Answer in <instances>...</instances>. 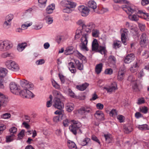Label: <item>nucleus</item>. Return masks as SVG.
Returning <instances> with one entry per match:
<instances>
[{
  "instance_id": "nucleus-43",
  "label": "nucleus",
  "mask_w": 149,
  "mask_h": 149,
  "mask_svg": "<svg viewBox=\"0 0 149 149\" xmlns=\"http://www.w3.org/2000/svg\"><path fill=\"white\" fill-rule=\"evenodd\" d=\"M121 46V42L120 41H114L113 43V47L115 49L119 48Z\"/></svg>"
},
{
  "instance_id": "nucleus-25",
  "label": "nucleus",
  "mask_w": 149,
  "mask_h": 149,
  "mask_svg": "<svg viewBox=\"0 0 149 149\" xmlns=\"http://www.w3.org/2000/svg\"><path fill=\"white\" fill-rule=\"evenodd\" d=\"M8 71L6 68H0V77L4 78L5 77L8 73Z\"/></svg>"
},
{
  "instance_id": "nucleus-14",
  "label": "nucleus",
  "mask_w": 149,
  "mask_h": 149,
  "mask_svg": "<svg viewBox=\"0 0 149 149\" xmlns=\"http://www.w3.org/2000/svg\"><path fill=\"white\" fill-rule=\"evenodd\" d=\"M125 71L124 68H120L118 71L117 78L118 81H121L124 78Z\"/></svg>"
},
{
  "instance_id": "nucleus-34",
  "label": "nucleus",
  "mask_w": 149,
  "mask_h": 149,
  "mask_svg": "<svg viewBox=\"0 0 149 149\" xmlns=\"http://www.w3.org/2000/svg\"><path fill=\"white\" fill-rule=\"evenodd\" d=\"M90 139L88 138H85L83 140L81 141L80 142L81 145L82 146L86 145L90 141Z\"/></svg>"
},
{
  "instance_id": "nucleus-12",
  "label": "nucleus",
  "mask_w": 149,
  "mask_h": 149,
  "mask_svg": "<svg viewBox=\"0 0 149 149\" xmlns=\"http://www.w3.org/2000/svg\"><path fill=\"white\" fill-rule=\"evenodd\" d=\"M148 41V38L146 34L142 33L140 38V44L141 47H144Z\"/></svg>"
},
{
  "instance_id": "nucleus-7",
  "label": "nucleus",
  "mask_w": 149,
  "mask_h": 149,
  "mask_svg": "<svg viewBox=\"0 0 149 149\" xmlns=\"http://www.w3.org/2000/svg\"><path fill=\"white\" fill-rule=\"evenodd\" d=\"M20 94L23 97L27 98H32L33 97L34 95L29 90L23 88L20 92Z\"/></svg>"
},
{
  "instance_id": "nucleus-31",
  "label": "nucleus",
  "mask_w": 149,
  "mask_h": 149,
  "mask_svg": "<svg viewBox=\"0 0 149 149\" xmlns=\"http://www.w3.org/2000/svg\"><path fill=\"white\" fill-rule=\"evenodd\" d=\"M97 50L98 52L103 55L105 54L107 52L105 45L103 46H100Z\"/></svg>"
},
{
  "instance_id": "nucleus-57",
  "label": "nucleus",
  "mask_w": 149,
  "mask_h": 149,
  "mask_svg": "<svg viewBox=\"0 0 149 149\" xmlns=\"http://www.w3.org/2000/svg\"><path fill=\"white\" fill-rule=\"evenodd\" d=\"M140 111L144 113H146L148 111V108L146 107H143L140 108Z\"/></svg>"
},
{
  "instance_id": "nucleus-56",
  "label": "nucleus",
  "mask_w": 149,
  "mask_h": 149,
  "mask_svg": "<svg viewBox=\"0 0 149 149\" xmlns=\"http://www.w3.org/2000/svg\"><path fill=\"white\" fill-rule=\"evenodd\" d=\"M104 73L106 74L111 75L113 73V70L111 68H107L105 70Z\"/></svg>"
},
{
  "instance_id": "nucleus-27",
  "label": "nucleus",
  "mask_w": 149,
  "mask_h": 149,
  "mask_svg": "<svg viewBox=\"0 0 149 149\" xmlns=\"http://www.w3.org/2000/svg\"><path fill=\"white\" fill-rule=\"evenodd\" d=\"M92 46L93 51H95L98 49L99 46L96 39L93 40L92 43Z\"/></svg>"
},
{
  "instance_id": "nucleus-17",
  "label": "nucleus",
  "mask_w": 149,
  "mask_h": 149,
  "mask_svg": "<svg viewBox=\"0 0 149 149\" xmlns=\"http://www.w3.org/2000/svg\"><path fill=\"white\" fill-rule=\"evenodd\" d=\"M134 55L133 53L128 54L124 59L125 63H130L134 60Z\"/></svg>"
},
{
  "instance_id": "nucleus-15",
  "label": "nucleus",
  "mask_w": 149,
  "mask_h": 149,
  "mask_svg": "<svg viewBox=\"0 0 149 149\" xmlns=\"http://www.w3.org/2000/svg\"><path fill=\"white\" fill-rule=\"evenodd\" d=\"M10 87L11 92L13 93L16 94L17 92L19 91V89L15 82H11L10 84Z\"/></svg>"
},
{
  "instance_id": "nucleus-28",
  "label": "nucleus",
  "mask_w": 149,
  "mask_h": 149,
  "mask_svg": "<svg viewBox=\"0 0 149 149\" xmlns=\"http://www.w3.org/2000/svg\"><path fill=\"white\" fill-rule=\"evenodd\" d=\"M87 5L89 7L93 10L95 9L97 7L96 2L93 0H91L88 1Z\"/></svg>"
},
{
  "instance_id": "nucleus-24",
  "label": "nucleus",
  "mask_w": 149,
  "mask_h": 149,
  "mask_svg": "<svg viewBox=\"0 0 149 149\" xmlns=\"http://www.w3.org/2000/svg\"><path fill=\"white\" fill-rule=\"evenodd\" d=\"M103 65L102 63H101L99 64H97L95 67V71L96 73L98 74H100L102 70Z\"/></svg>"
},
{
  "instance_id": "nucleus-1",
  "label": "nucleus",
  "mask_w": 149,
  "mask_h": 149,
  "mask_svg": "<svg viewBox=\"0 0 149 149\" xmlns=\"http://www.w3.org/2000/svg\"><path fill=\"white\" fill-rule=\"evenodd\" d=\"M95 26V24L93 22L88 23L86 25H82L83 30L78 29L76 32L75 39L79 38L82 36L81 38V43L79 45L80 49L83 51H88V49L87 47L89 34L93 30Z\"/></svg>"
},
{
  "instance_id": "nucleus-50",
  "label": "nucleus",
  "mask_w": 149,
  "mask_h": 149,
  "mask_svg": "<svg viewBox=\"0 0 149 149\" xmlns=\"http://www.w3.org/2000/svg\"><path fill=\"white\" fill-rule=\"evenodd\" d=\"M32 24V22L29 23V24H23L22 25L21 28L22 29V30H25L27 29L28 27L31 26Z\"/></svg>"
},
{
  "instance_id": "nucleus-45",
  "label": "nucleus",
  "mask_w": 149,
  "mask_h": 149,
  "mask_svg": "<svg viewBox=\"0 0 149 149\" xmlns=\"http://www.w3.org/2000/svg\"><path fill=\"white\" fill-rule=\"evenodd\" d=\"M124 130L125 133H129L133 130V129L130 126L126 127L124 126Z\"/></svg>"
},
{
  "instance_id": "nucleus-33",
  "label": "nucleus",
  "mask_w": 149,
  "mask_h": 149,
  "mask_svg": "<svg viewBox=\"0 0 149 149\" xmlns=\"http://www.w3.org/2000/svg\"><path fill=\"white\" fill-rule=\"evenodd\" d=\"M7 98H6L4 95L0 97V104H1V106H5L7 102Z\"/></svg>"
},
{
  "instance_id": "nucleus-59",
  "label": "nucleus",
  "mask_w": 149,
  "mask_h": 149,
  "mask_svg": "<svg viewBox=\"0 0 149 149\" xmlns=\"http://www.w3.org/2000/svg\"><path fill=\"white\" fill-rule=\"evenodd\" d=\"M15 136H12V135L7 136L6 137V141L7 142H10L12 141L13 140L14 137Z\"/></svg>"
},
{
  "instance_id": "nucleus-4",
  "label": "nucleus",
  "mask_w": 149,
  "mask_h": 149,
  "mask_svg": "<svg viewBox=\"0 0 149 149\" xmlns=\"http://www.w3.org/2000/svg\"><path fill=\"white\" fill-rule=\"evenodd\" d=\"M72 123L69 127L70 131L75 135L77 133L81 134L82 133L81 127L82 126L81 123L78 121L74 120H71Z\"/></svg>"
},
{
  "instance_id": "nucleus-6",
  "label": "nucleus",
  "mask_w": 149,
  "mask_h": 149,
  "mask_svg": "<svg viewBox=\"0 0 149 149\" xmlns=\"http://www.w3.org/2000/svg\"><path fill=\"white\" fill-rule=\"evenodd\" d=\"M5 65L9 69L13 71H19V67L18 64L15 61L11 60H8L5 62Z\"/></svg>"
},
{
  "instance_id": "nucleus-61",
  "label": "nucleus",
  "mask_w": 149,
  "mask_h": 149,
  "mask_svg": "<svg viewBox=\"0 0 149 149\" xmlns=\"http://www.w3.org/2000/svg\"><path fill=\"white\" fill-rule=\"evenodd\" d=\"M131 33L134 36L137 35L138 34V31L137 30L135 29H132L131 31Z\"/></svg>"
},
{
  "instance_id": "nucleus-23",
  "label": "nucleus",
  "mask_w": 149,
  "mask_h": 149,
  "mask_svg": "<svg viewBox=\"0 0 149 149\" xmlns=\"http://www.w3.org/2000/svg\"><path fill=\"white\" fill-rule=\"evenodd\" d=\"M52 93L54 96L55 97L54 98H58L60 99L63 98L64 97L60 92L56 90H54L53 91Z\"/></svg>"
},
{
  "instance_id": "nucleus-26",
  "label": "nucleus",
  "mask_w": 149,
  "mask_h": 149,
  "mask_svg": "<svg viewBox=\"0 0 149 149\" xmlns=\"http://www.w3.org/2000/svg\"><path fill=\"white\" fill-rule=\"evenodd\" d=\"M66 109L68 112L72 111L74 109V105L71 103H68L66 104Z\"/></svg>"
},
{
  "instance_id": "nucleus-16",
  "label": "nucleus",
  "mask_w": 149,
  "mask_h": 149,
  "mask_svg": "<svg viewBox=\"0 0 149 149\" xmlns=\"http://www.w3.org/2000/svg\"><path fill=\"white\" fill-rule=\"evenodd\" d=\"M139 60H137L136 62L130 68V70L132 72H135L138 70V68L139 67L140 64L141 63Z\"/></svg>"
},
{
  "instance_id": "nucleus-60",
  "label": "nucleus",
  "mask_w": 149,
  "mask_h": 149,
  "mask_svg": "<svg viewBox=\"0 0 149 149\" xmlns=\"http://www.w3.org/2000/svg\"><path fill=\"white\" fill-rule=\"evenodd\" d=\"M117 118L120 123L123 122L125 120L124 117L122 115H118Z\"/></svg>"
},
{
  "instance_id": "nucleus-38",
  "label": "nucleus",
  "mask_w": 149,
  "mask_h": 149,
  "mask_svg": "<svg viewBox=\"0 0 149 149\" xmlns=\"http://www.w3.org/2000/svg\"><path fill=\"white\" fill-rule=\"evenodd\" d=\"M138 128L141 130H149V126L146 124L139 125Z\"/></svg>"
},
{
  "instance_id": "nucleus-41",
  "label": "nucleus",
  "mask_w": 149,
  "mask_h": 149,
  "mask_svg": "<svg viewBox=\"0 0 149 149\" xmlns=\"http://www.w3.org/2000/svg\"><path fill=\"white\" fill-rule=\"evenodd\" d=\"M73 48L72 47H69L67 48L65 51L64 53L66 55L71 54L72 52Z\"/></svg>"
},
{
  "instance_id": "nucleus-48",
  "label": "nucleus",
  "mask_w": 149,
  "mask_h": 149,
  "mask_svg": "<svg viewBox=\"0 0 149 149\" xmlns=\"http://www.w3.org/2000/svg\"><path fill=\"white\" fill-rule=\"evenodd\" d=\"M137 13L138 14L143 15V16L145 17V19H146L148 20H149V14L148 13H144L141 10H139Z\"/></svg>"
},
{
  "instance_id": "nucleus-32",
  "label": "nucleus",
  "mask_w": 149,
  "mask_h": 149,
  "mask_svg": "<svg viewBox=\"0 0 149 149\" xmlns=\"http://www.w3.org/2000/svg\"><path fill=\"white\" fill-rule=\"evenodd\" d=\"M27 45V44L26 42L18 44L17 46L18 50L19 52H22L24 49Z\"/></svg>"
},
{
  "instance_id": "nucleus-10",
  "label": "nucleus",
  "mask_w": 149,
  "mask_h": 149,
  "mask_svg": "<svg viewBox=\"0 0 149 149\" xmlns=\"http://www.w3.org/2000/svg\"><path fill=\"white\" fill-rule=\"evenodd\" d=\"M54 106L55 108L59 109H61L64 108V104L61 102L60 99L58 98L54 99Z\"/></svg>"
},
{
  "instance_id": "nucleus-3",
  "label": "nucleus",
  "mask_w": 149,
  "mask_h": 149,
  "mask_svg": "<svg viewBox=\"0 0 149 149\" xmlns=\"http://www.w3.org/2000/svg\"><path fill=\"white\" fill-rule=\"evenodd\" d=\"M122 8L127 13L129 14V18L132 21H137L139 19V17H141L137 15H131L130 14L136 11L135 8H133V6H127L126 5H123L122 7Z\"/></svg>"
},
{
  "instance_id": "nucleus-5",
  "label": "nucleus",
  "mask_w": 149,
  "mask_h": 149,
  "mask_svg": "<svg viewBox=\"0 0 149 149\" xmlns=\"http://www.w3.org/2000/svg\"><path fill=\"white\" fill-rule=\"evenodd\" d=\"M13 45V43L9 40L0 41V51H6L11 49Z\"/></svg>"
},
{
  "instance_id": "nucleus-18",
  "label": "nucleus",
  "mask_w": 149,
  "mask_h": 149,
  "mask_svg": "<svg viewBox=\"0 0 149 149\" xmlns=\"http://www.w3.org/2000/svg\"><path fill=\"white\" fill-rule=\"evenodd\" d=\"M95 118L99 120H104V115L103 113L101 111H97L95 114Z\"/></svg>"
},
{
  "instance_id": "nucleus-40",
  "label": "nucleus",
  "mask_w": 149,
  "mask_h": 149,
  "mask_svg": "<svg viewBox=\"0 0 149 149\" xmlns=\"http://www.w3.org/2000/svg\"><path fill=\"white\" fill-rule=\"evenodd\" d=\"M76 55L78 58L80 59L82 61H84L85 62L86 61V58L83 55L79 52L78 51L77 52Z\"/></svg>"
},
{
  "instance_id": "nucleus-47",
  "label": "nucleus",
  "mask_w": 149,
  "mask_h": 149,
  "mask_svg": "<svg viewBox=\"0 0 149 149\" xmlns=\"http://www.w3.org/2000/svg\"><path fill=\"white\" fill-rule=\"evenodd\" d=\"M13 18V14H10L6 15L5 18L4 20L7 21L11 22L12 19Z\"/></svg>"
},
{
  "instance_id": "nucleus-37",
  "label": "nucleus",
  "mask_w": 149,
  "mask_h": 149,
  "mask_svg": "<svg viewBox=\"0 0 149 149\" xmlns=\"http://www.w3.org/2000/svg\"><path fill=\"white\" fill-rule=\"evenodd\" d=\"M1 57L3 58H6L8 57H10V58H13V55L11 53L5 52L1 54Z\"/></svg>"
},
{
  "instance_id": "nucleus-63",
  "label": "nucleus",
  "mask_w": 149,
  "mask_h": 149,
  "mask_svg": "<svg viewBox=\"0 0 149 149\" xmlns=\"http://www.w3.org/2000/svg\"><path fill=\"white\" fill-rule=\"evenodd\" d=\"M59 77L62 84H64L65 82V79L64 76L60 74H58Z\"/></svg>"
},
{
  "instance_id": "nucleus-55",
  "label": "nucleus",
  "mask_w": 149,
  "mask_h": 149,
  "mask_svg": "<svg viewBox=\"0 0 149 149\" xmlns=\"http://www.w3.org/2000/svg\"><path fill=\"white\" fill-rule=\"evenodd\" d=\"M52 84L53 86L56 89H58L60 88V86L56 82V81L53 80L52 81Z\"/></svg>"
},
{
  "instance_id": "nucleus-22",
  "label": "nucleus",
  "mask_w": 149,
  "mask_h": 149,
  "mask_svg": "<svg viewBox=\"0 0 149 149\" xmlns=\"http://www.w3.org/2000/svg\"><path fill=\"white\" fill-rule=\"evenodd\" d=\"M88 85L89 84L86 83H85L81 85H77L76 86V88L80 91H83L86 89Z\"/></svg>"
},
{
  "instance_id": "nucleus-52",
  "label": "nucleus",
  "mask_w": 149,
  "mask_h": 149,
  "mask_svg": "<svg viewBox=\"0 0 149 149\" xmlns=\"http://www.w3.org/2000/svg\"><path fill=\"white\" fill-rule=\"evenodd\" d=\"M109 115L111 116H115L117 115L116 110L115 109H113L110 112Z\"/></svg>"
},
{
  "instance_id": "nucleus-44",
  "label": "nucleus",
  "mask_w": 149,
  "mask_h": 149,
  "mask_svg": "<svg viewBox=\"0 0 149 149\" xmlns=\"http://www.w3.org/2000/svg\"><path fill=\"white\" fill-rule=\"evenodd\" d=\"M28 83V81L25 79L22 80L20 81V85L23 88H25Z\"/></svg>"
},
{
  "instance_id": "nucleus-42",
  "label": "nucleus",
  "mask_w": 149,
  "mask_h": 149,
  "mask_svg": "<svg viewBox=\"0 0 149 149\" xmlns=\"http://www.w3.org/2000/svg\"><path fill=\"white\" fill-rule=\"evenodd\" d=\"M17 131V128L15 127H12L9 130L10 134L12 136H15V134H16Z\"/></svg>"
},
{
  "instance_id": "nucleus-54",
  "label": "nucleus",
  "mask_w": 149,
  "mask_h": 149,
  "mask_svg": "<svg viewBox=\"0 0 149 149\" xmlns=\"http://www.w3.org/2000/svg\"><path fill=\"white\" fill-rule=\"evenodd\" d=\"M142 55L144 56V58H147L149 56L148 52L147 50H144L142 51Z\"/></svg>"
},
{
  "instance_id": "nucleus-2",
  "label": "nucleus",
  "mask_w": 149,
  "mask_h": 149,
  "mask_svg": "<svg viewBox=\"0 0 149 149\" xmlns=\"http://www.w3.org/2000/svg\"><path fill=\"white\" fill-rule=\"evenodd\" d=\"M60 4L63 8L62 12L64 13H69L71 12V8H75L76 5L75 3L72 0H63L60 2Z\"/></svg>"
},
{
  "instance_id": "nucleus-19",
  "label": "nucleus",
  "mask_w": 149,
  "mask_h": 149,
  "mask_svg": "<svg viewBox=\"0 0 149 149\" xmlns=\"http://www.w3.org/2000/svg\"><path fill=\"white\" fill-rule=\"evenodd\" d=\"M133 78V77L130 76L129 77L128 80L129 81L132 82V87L135 91H138L139 90L138 88V86L137 85V82L136 81H134L133 79H132Z\"/></svg>"
},
{
  "instance_id": "nucleus-46",
  "label": "nucleus",
  "mask_w": 149,
  "mask_h": 149,
  "mask_svg": "<svg viewBox=\"0 0 149 149\" xmlns=\"http://www.w3.org/2000/svg\"><path fill=\"white\" fill-rule=\"evenodd\" d=\"M100 32L97 29H94L93 30L92 35L93 37L96 38L98 37L99 36Z\"/></svg>"
},
{
  "instance_id": "nucleus-21",
  "label": "nucleus",
  "mask_w": 149,
  "mask_h": 149,
  "mask_svg": "<svg viewBox=\"0 0 149 149\" xmlns=\"http://www.w3.org/2000/svg\"><path fill=\"white\" fill-rule=\"evenodd\" d=\"M55 8V6L54 4H52L49 5L46 9V13L49 14L52 13H53Z\"/></svg>"
},
{
  "instance_id": "nucleus-11",
  "label": "nucleus",
  "mask_w": 149,
  "mask_h": 149,
  "mask_svg": "<svg viewBox=\"0 0 149 149\" xmlns=\"http://www.w3.org/2000/svg\"><path fill=\"white\" fill-rule=\"evenodd\" d=\"M104 88L106 90L108 93H111L117 89V84L116 82H114L110 86L105 87Z\"/></svg>"
},
{
  "instance_id": "nucleus-8",
  "label": "nucleus",
  "mask_w": 149,
  "mask_h": 149,
  "mask_svg": "<svg viewBox=\"0 0 149 149\" xmlns=\"http://www.w3.org/2000/svg\"><path fill=\"white\" fill-rule=\"evenodd\" d=\"M78 10L82 16L86 17L88 15L90 10L87 7L84 6H80L78 7Z\"/></svg>"
},
{
  "instance_id": "nucleus-35",
  "label": "nucleus",
  "mask_w": 149,
  "mask_h": 149,
  "mask_svg": "<svg viewBox=\"0 0 149 149\" xmlns=\"http://www.w3.org/2000/svg\"><path fill=\"white\" fill-rule=\"evenodd\" d=\"M45 22L47 24H51L53 22V18L49 15L46 16L44 19Z\"/></svg>"
},
{
  "instance_id": "nucleus-13",
  "label": "nucleus",
  "mask_w": 149,
  "mask_h": 149,
  "mask_svg": "<svg viewBox=\"0 0 149 149\" xmlns=\"http://www.w3.org/2000/svg\"><path fill=\"white\" fill-rule=\"evenodd\" d=\"M92 111L91 108L89 107L85 106L78 110V112L81 114L86 115L91 113Z\"/></svg>"
},
{
  "instance_id": "nucleus-36",
  "label": "nucleus",
  "mask_w": 149,
  "mask_h": 149,
  "mask_svg": "<svg viewBox=\"0 0 149 149\" xmlns=\"http://www.w3.org/2000/svg\"><path fill=\"white\" fill-rule=\"evenodd\" d=\"M105 140L108 143H110L112 141V137L110 134H104V135Z\"/></svg>"
},
{
  "instance_id": "nucleus-62",
  "label": "nucleus",
  "mask_w": 149,
  "mask_h": 149,
  "mask_svg": "<svg viewBox=\"0 0 149 149\" xmlns=\"http://www.w3.org/2000/svg\"><path fill=\"white\" fill-rule=\"evenodd\" d=\"M60 110H58L56 111L54 113L56 115H63L64 114V111L63 110L61 109H60Z\"/></svg>"
},
{
  "instance_id": "nucleus-58",
  "label": "nucleus",
  "mask_w": 149,
  "mask_h": 149,
  "mask_svg": "<svg viewBox=\"0 0 149 149\" xmlns=\"http://www.w3.org/2000/svg\"><path fill=\"white\" fill-rule=\"evenodd\" d=\"M113 1L117 3H127L128 1L126 0H113Z\"/></svg>"
},
{
  "instance_id": "nucleus-49",
  "label": "nucleus",
  "mask_w": 149,
  "mask_h": 149,
  "mask_svg": "<svg viewBox=\"0 0 149 149\" xmlns=\"http://www.w3.org/2000/svg\"><path fill=\"white\" fill-rule=\"evenodd\" d=\"M34 86L33 84L28 81L25 89L28 90H32Z\"/></svg>"
},
{
  "instance_id": "nucleus-20",
  "label": "nucleus",
  "mask_w": 149,
  "mask_h": 149,
  "mask_svg": "<svg viewBox=\"0 0 149 149\" xmlns=\"http://www.w3.org/2000/svg\"><path fill=\"white\" fill-rule=\"evenodd\" d=\"M74 61L75 64V67L77 68L80 70H83L84 65L82 63L77 59H74Z\"/></svg>"
},
{
  "instance_id": "nucleus-51",
  "label": "nucleus",
  "mask_w": 149,
  "mask_h": 149,
  "mask_svg": "<svg viewBox=\"0 0 149 149\" xmlns=\"http://www.w3.org/2000/svg\"><path fill=\"white\" fill-rule=\"evenodd\" d=\"M25 130H22L21 132L18 134V138L19 139H22L24 136Z\"/></svg>"
},
{
  "instance_id": "nucleus-9",
  "label": "nucleus",
  "mask_w": 149,
  "mask_h": 149,
  "mask_svg": "<svg viewBox=\"0 0 149 149\" xmlns=\"http://www.w3.org/2000/svg\"><path fill=\"white\" fill-rule=\"evenodd\" d=\"M128 32V30L126 29H122L120 30L121 41L123 44L125 45H126L127 37Z\"/></svg>"
},
{
  "instance_id": "nucleus-29",
  "label": "nucleus",
  "mask_w": 149,
  "mask_h": 149,
  "mask_svg": "<svg viewBox=\"0 0 149 149\" xmlns=\"http://www.w3.org/2000/svg\"><path fill=\"white\" fill-rule=\"evenodd\" d=\"M47 0H38V6L41 8H43L46 6Z\"/></svg>"
},
{
  "instance_id": "nucleus-53",
  "label": "nucleus",
  "mask_w": 149,
  "mask_h": 149,
  "mask_svg": "<svg viewBox=\"0 0 149 149\" xmlns=\"http://www.w3.org/2000/svg\"><path fill=\"white\" fill-rule=\"evenodd\" d=\"M138 24L139 28L140 30L141 31H144L145 30L146 27L145 24L140 23H139Z\"/></svg>"
},
{
  "instance_id": "nucleus-39",
  "label": "nucleus",
  "mask_w": 149,
  "mask_h": 149,
  "mask_svg": "<svg viewBox=\"0 0 149 149\" xmlns=\"http://www.w3.org/2000/svg\"><path fill=\"white\" fill-rule=\"evenodd\" d=\"M11 24V22L4 20L3 24V26L5 29H8L10 26Z\"/></svg>"
},
{
  "instance_id": "nucleus-64",
  "label": "nucleus",
  "mask_w": 149,
  "mask_h": 149,
  "mask_svg": "<svg viewBox=\"0 0 149 149\" xmlns=\"http://www.w3.org/2000/svg\"><path fill=\"white\" fill-rule=\"evenodd\" d=\"M45 63V60L43 59H40L36 61V63L37 65L42 64Z\"/></svg>"
},
{
  "instance_id": "nucleus-30",
  "label": "nucleus",
  "mask_w": 149,
  "mask_h": 149,
  "mask_svg": "<svg viewBox=\"0 0 149 149\" xmlns=\"http://www.w3.org/2000/svg\"><path fill=\"white\" fill-rule=\"evenodd\" d=\"M67 145L70 149H76V146L75 143L72 141L68 140L67 142Z\"/></svg>"
}]
</instances>
